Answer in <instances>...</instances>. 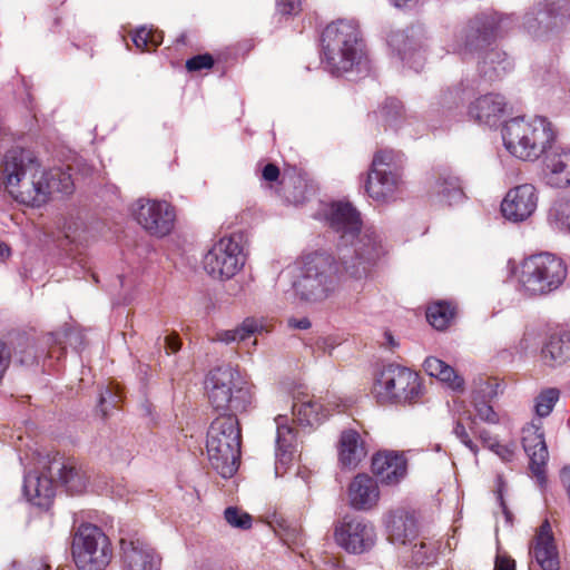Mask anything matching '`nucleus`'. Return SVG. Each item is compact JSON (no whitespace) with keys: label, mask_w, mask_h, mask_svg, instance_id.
<instances>
[{"label":"nucleus","mask_w":570,"mask_h":570,"mask_svg":"<svg viewBox=\"0 0 570 570\" xmlns=\"http://www.w3.org/2000/svg\"><path fill=\"white\" fill-rule=\"evenodd\" d=\"M538 191L532 184H521L511 188L501 203L502 215L511 222H523L537 209Z\"/></svg>","instance_id":"19"},{"label":"nucleus","mask_w":570,"mask_h":570,"mask_svg":"<svg viewBox=\"0 0 570 570\" xmlns=\"http://www.w3.org/2000/svg\"><path fill=\"white\" fill-rule=\"evenodd\" d=\"M104 402H105V397L101 395V396H100V405H102V404H104Z\"/></svg>","instance_id":"60"},{"label":"nucleus","mask_w":570,"mask_h":570,"mask_svg":"<svg viewBox=\"0 0 570 570\" xmlns=\"http://www.w3.org/2000/svg\"><path fill=\"white\" fill-rule=\"evenodd\" d=\"M530 553L533 554L535 561L542 570H559V554L554 543L551 525L544 520L530 544Z\"/></svg>","instance_id":"22"},{"label":"nucleus","mask_w":570,"mask_h":570,"mask_svg":"<svg viewBox=\"0 0 570 570\" xmlns=\"http://www.w3.org/2000/svg\"><path fill=\"white\" fill-rule=\"evenodd\" d=\"M281 171L275 164H267L262 170V177L268 183H275L279 179Z\"/></svg>","instance_id":"51"},{"label":"nucleus","mask_w":570,"mask_h":570,"mask_svg":"<svg viewBox=\"0 0 570 570\" xmlns=\"http://www.w3.org/2000/svg\"><path fill=\"white\" fill-rule=\"evenodd\" d=\"M508 17L487 11L470 18L455 33L453 50L463 59L476 58L478 72L493 82L512 71L513 62L497 41L503 37Z\"/></svg>","instance_id":"1"},{"label":"nucleus","mask_w":570,"mask_h":570,"mask_svg":"<svg viewBox=\"0 0 570 570\" xmlns=\"http://www.w3.org/2000/svg\"><path fill=\"white\" fill-rule=\"evenodd\" d=\"M546 183L556 188L570 186V148L550 147L543 160Z\"/></svg>","instance_id":"21"},{"label":"nucleus","mask_w":570,"mask_h":570,"mask_svg":"<svg viewBox=\"0 0 570 570\" xmlns=\"http://www.w3.org/2000/svg\"><path fill=\"white\" fill-rule=\"evenodd\" d=\"M367 455L361 434L353 429L344 430L338 442V461L345 468H356Z\"/></svg>","instance_id":"28"},{"label":"nucleus","mask_w":570,"mask_h":570,"mask_svg":"<svg viewBox=\"0 0 570 570\" xmlns=\"http://www.w3.org/2000/svg\"><path fill=\"white\" fill-rule=\"evenodd\" d=\"M395 7H404V6H407L409 3L411 2H415L416 0H391Z\"/></svg>","instance_id":"56"},{"label":"nucleus","mask_w":570,"mask_h":570,"mask_svg":"<svg viewBox=\"0 0 570 570\" xmlns=\"http://www.w3.org/2000/svg\"><path fill=\"white\" fill-rule=\"evenodd\" d=\"M560 397V392L556 387H549L539 393V395L535 397L534 402V410L539 417H546L548 416L556 403L558 402Z\"/></svg>","instance_id":"40"},{"label":"nucleus","mask_w":570,"mask_h":570,"mask_svg":"<svg viewBox=\"0 0 570 570\" xmlns=\"http://www.w3.org/2000/svg\"><path fill=\"white\" fill-rule=\"evenodd\" d=\"M263 328L258 320L247 317L236 328L217 333V340L225 343L244 342L256 333H261Z\"/></svg>","instance_id":"35"},{"label":"nucleus","mask_w":570,"mask_h":570,"mask_svg":"<svg viewBox=\"0 0 570 570\" xmlns=\"http://www.w3.org/2000/svg\"><path fill=\"white\" fill-rule=\"evenodd\" d=\"M121 570H160L161 558L139 531L119 540Z\"/></svg>","instance_id":"15"},{"label":"nucleus","mask_w":570,"mask_h":570,"mask_svg":"<svg viewBox=\"0 0 570 570\" xmlns=\"http://www.w3.org/2000/svg\"><path fill=\"white\" fill-rule=\"evenodd\" d=\"M417 535V524L409 513L396 515L389 524V537L393 543L406 544Z\"/></svg>","instance_id":"32"},{"label":"nucleus","mask_w":570,"mask_h":570,"mask_svg":"<svg viewBox=\"0 0 570 570\" xmlns=\"http://www.w3.org/2000/svg\"><path fill=\"white\" fill-rule=\"evenodd\" d=\"M275 422L277 425L275 474L282 476L286 473L294 460L296 452V431L293 426L287 424L286 416L278 415Z\"/></svg>","instance_id":"24"},{"label":"nucleus","mask_w":570,"mask_h":570,"mask_svg":"<svg viewBox=\"0 0 570 570\" xmlns=\"http://www.w3.org/2000/svg\"><path fill=\"white\" fill-rule=\"evenodd\" d=\"M493 570H515V561L507 554H498Z\"/></svg>","instance_id":"50"},{"label":"nucleus","mask_w":570,"mask_h":570,"mask_svg":"<svg viewBox=\"0 0 570 570\" xmlns=\"http://www.w3.org/2000/svg\"><path fill=\"white\" fill-rule=\"evenodd\" d=\"M522 446L529 456V469L542 487L547 482L546 466L549 458L542 423L531 422L522 429Z\"/></svg>","instance_id":"18"},{"label":"nucleus","mask_w":570,"mask_h":570,"mask_svg":"<svg viewBox=\"0 0 570 570\" xmlns=\"http://www.w3.org/2000/svg\"><path fill=\"white\" fill-rule=\"evenodd\" d=\"M333 537L338 547L354 554L368 551L376 541L375 528L371 522L350 515L335 523Z\"/></svg>","instance_id":"13"},{"label":"nucleus","mask_w":570,"mask_h":570,"mask_svg":"<svg viewBox=\"0 0 570 570\" xmlns=\"http://www.w3.org/2000/svg\"><path fill=\"white\" fill-rule=\"evenodd\" d=\"M45 472L40 475L29 474L24 480V494L27 499L39 508H49L55 497V476L48 472L47 464Z\"/></svg>","instance_id":"26"},{"label":"nucleus","mask_w":570,"mask_h":570,"mask_svg":"<svg viewBox=\"0 0 570 570\" xmlns=\"http://www.w3.org/2000/svg\"><path fill=\"white\" fill-rule=\"evenodd\" d=\"M568 275L562 258L551 253H540L524 258L518 275L519 284L529 296H541L558 289Z\"/></svg>","instance_id":"9"},{"label":"nucleus","mask_w":570,"mask_h":570,"mask_svg":"<svg viewBox=\"0 0 570 570\" xmlns=\"http://www.w3.org/2000/svg\"><path fill=\"white\" fill-rule=\"evenodd\" d=\"M322 46L327 68L333 75L353 70L364 55V43L356 21L338 19L326 26Z\"/></svg>","instance_id":"5"},{"label":"nucleus","mask_w":570,"mask_h":570,"mask_svg":"<svg viewBox=\"0 0 570 570\" xmlns=\"http://www.w3.org/2000/svg\"><path fill=\"white\" fill-rule=\"evenodd\" d=\"M18 362L23 366H30L37 363L38 355L33 345H28L24 350L17 352Z\"/></svg>","instance_id":"46"},{"label":"nucleus","mask_w":570,"mask_h":570,"mask_svg":"<svg viewBox=\"0 0 570 570\" xmlns=\"http://www.w3.org/2000/svg\"><path fill=\"white\" fill-rule=\"evenodd\" d=\"M406 471L407 460L403 453L381 451L372 459V472L382 483L396 484Z\"/></svg>","instance_id":"23"},{"label":"nucleus","mask_w":570,"mask_h":570,"mask_svg":"<svg viewBox=\"0 0 570 570\" xmlns=\"http://www.w3.org/2000/svg\"><path fill=\"white\" fill-rule=\"evenodd\" d=\"M276 8L282 14H295L301 9V0H276Z\"/></svg>","instance_id":"48"},{"label":"nucleus","mask_w":570,"mask_h":570,"mask_svg":"<svg viewBox=\"0 0 570 570\" xmlns=\"http://www.w3.org/2000/svg\"><path fill=\"white\" fill-rule=\"evenodd\" d=\"M214 58L210 53L197 55L186 61V69L189 72H196L204 69H210L214 66Z\"/></svg>","instance_id":"44"},{"label":"nucleus","mask_w":570,"mask_h":570,"mask_svg":"<svg viewBox=\"0 0 570 570\" xmlns=\"http://www.w3.org/2000/svg\"><path fill=\"white\" fill-rule=\"evenodd\" d=\"M456 305L448 301L430 304L426 309V320L438 331L446 330L455 320Z\"/></svg>","instance_id":"34"},{"label":"nucleus","mask_w":570,"mask_h":570,"mask_svg":"<svg viewBox=\"0 0 570 570\" xmlns=\"http://www.w3.org/2000/svg\"><path fill=\"white\" fill-rule=\"evenodd\" d=\"M420 548H421V549L425 548V543H424V542H421V543H420Z\"/></svg>","instance_id":"61"},{"label":"nucleus","mask_w":570,"mask_h":570,"mask_svg":"<svg viewBox=\"0 0 570 570\" xmlns=\"http://www.w3.org/2000/svg\"><path fill=\"white\" fill-rule=\"evenodd\" d=\"M293 414L295 421L304 426H314L326 417L323 405L313 399L295 402L293 404Z\"/></svg>","instance_id":"33"},{"label":"nucleus","mask_w":570,"mask_h":570,"mask_svg":"<svg viewBox=\"0 0 570 570\" xmlns=\"http://www.w3.org/2000/svg\"><path fill=\"white\" fill-rule=\"evenodd\" d=\"M340 271L334 258L326 253H312L304 257L299 278L294 284L295 292L306 302H322L336 288Z\"/></svg>","instance_id":"8"},{"label":"nucleus","mask_w":570,"mask_h":570,"mask_svg":"<svg viewBox=\"0 0 570 570\" xmlns=\"http://www.w3.org/2000/svg\"><path fill=\"white\" fill-rule=\"evenodd\" d=\"M351 505L356 510H368L380 499L377 482L367 474H357L348 487Z\"/></svg>","instance_id":"27"},{"label":"nucleus","mask_w":570,"mask_h":570,"mask_svg":"<svg viewBox=\"0 0 570 570\" xmlns=\"http://www.w3.org/2000/svg\"><path fill=\"white\" fill-rule=\"evenodd\" d=\"M481 393L483 395L487 394L485 390H483V389H480L479 391H474L473 403H474V407L476 411V415L480 417V420H482L484 422L495 423L498 421V415L488 402H485L483 400H481V401L479 400ZM492 393H494V392L491 389V391L488 394H492Z\"/></svg>","instance_id":"42"},{"label":"nucleus","mask_w":570,"mask_h":570,"mask_svg":"<svg viewBox=\"0 0 570 570\" xmlns=\"http://www.w3.org/2000/svg\"><path fill=\"white\" fill-rule=\"evenodd\" d=\"M372 394L381 405H412L421 402L424 384L421 376L409 367L389 364L376 375Z\"/></svg>","instance_id":"7"},{"label":"nucleus","mask_w":570,"mask_h":570,"mask_svg":"<svg viewBox=\"0 0 570 570\" xmlns=\"http://www.w3.org/2000/svg\"><path fill=\"white\" fill-rule=\"evenodd\" d=\"M384 336H385L386 343L390 347H394L396 345L394 337L392 336V334L390 332H385Z\"/></svg>","instance_id":"57"},{"label":"nucleus","mask_w":570,"mask_h":570,"mask_svg":"<svg viewBox=\"0 0 570 570\" xmlns=\"http://www.w3.org/2000/svg\"><path fill=\"white\" fill-rule=\"evenodd\" d=\"M0 180L14 200L30 206L47 203L53 191L70 194L73 190L69 174L47 171L36 159L26 157L18 149L4 155L0 165Z\"/></svg>","instance_id":"2"},{"label":"nucleus","mask_w":570,"mask_h":570,"mask_svg":"<svg viewBox=\"0 0 570 570\" xmlns=\"http://www.w3.org/2000/svg\"><path fill=\"white\" fill-rule=\"evenodd\" d=\"M242 429L237 415L223 413L213 420L207 431L206 450L210 465L223 478L238 470Z\"/></svg>","instance_id":"6"},{"label":"nucleus","mask_w":570,"mask_h":570,"mask_svg":"<svg viewBox=\"0 0 570 570\" xmlns=\"http://www.w3.org/2000/svg\"><path fill=\"white\" fill-rule=\"evenodd\" d=\"M541 357L549 366H559L570 361V332L562 331L549 336L541 348Z\"/></svg>","instance_id":"30"},{"label":"nucleus","mask_w":570,"mask_h":570,"mask_svg":"<svg viewBox=\"0 0 570 570\" xmlns=\"http://www.w3.org/2000/svg\"><path fill=\"white\" fill-rule=\"evenodd\" d=\"M279 185L288 202L299 204L304 200L306 184L301 177L289 176L287 173H284Z\"/></svg>","instance_id":"38"},{"label":"nucleus","mask_w":570,"mask_h":570,"mask_svg":"<svg viewBox=\"0 0 570 570\" xmlns=\"http://www.w3.org/2000/svg\"><path fill=\"white\" fill-rule=\"evenodd\" d=\"M423 367L428 375L448 384V386L453 391L461 392L464 390V379L444 361L434 356H429L425 358Z\"/></svg>","instance_id":"31"},{"label":"nucleus","mask_w":570,"mask_h":570,"mask_svg":"<svg viewBox=\"0 0 570 570\" xmlns=\"http://www.w3.org/2000/svg\"><path fill=\"white\" fill-rule=\"evenodd\" d=\"M453 432L468 449H470L473 453L478 452V446L470 439L465 426L460 421L456 422Z\"/></svg>","instance_id":"47"},{"label":"nucleus","mask_w":570,"mask_h":570,"mask_svg":"<svg viewBox=\"0 0 570 570\" xmlns=\"http://www.w3.org/2000/svg\"><path fill=\"white\" fill-rule=\"evenodd\" d=\"M132 42L140 51H155L163 42V35L157 30L141 27L134 32Z\"/></svg>","instance_id":"39"},{"label":"nucleus","mask_w":570,"mask_h":570,"mask_svg":"<svg viewBox=\"0 0 570 570\" xmlns=\"http://www.w3.org/2000/svg\"><path fill=\"white\" fill-rule=\"evenodd\" d=\"M165 345L171 353H176L180 350L181 342L177 334H170L165 337Z\"/></svg>","instance_id":"52"},{"label":"nucleus","mask_w":570,"mask_h":570,"mask_svg":"<svg viewBox=\"0 0 570 570\" xmlns=\"http://www.w3.org/2000/svg\"><path fill=\"white\" fill-rule=\"evenodd\" d=\"M203 265L214 278L233 277L244 265L239 242L234 236L220 238L204 256Z\"/></svg>","instance_id":"14"},{"label":"nucleus","mask_w":570,"mask_h":570,"mask_svg":"<svg viewBox=\"0 0 570 570\" xmlns=\"http://www.w3.org/2000/svg\"><path fill=\"white\" fill-rule=\"evenodd\" d=\"M400 154L393 149L375 151L366 174L364 190L374 202L386 204L395 199L402 185Z\"/></svg>","instance_id":"12"},{"label":"nucleus","mask_w":570,"mask_h":570,"mask_svg":"<svg viewBox=\"0 0 570 570\" xmlns=\"http://www.w3.org/2000/svg\"><path fill=\"white\" fill-rule=\"evenodd\" d=\"M288 326L292 328L307 330L311 327V322L307 317H303L301 320L289 318Z\"/></svg>","instance_id":"53"},{"label":"nucleus","mask_w":570,"mask_h":570,"mask_svg":"<svg viewBox=\"0 0 570 570\" xmlns=\"http://www.w3.org/2000/svg\"><path fill=\"white\" fill-rule=\"evenodd\" d=\"M375 116L385 127L397 129L403 121L402 102L396 98H387L375 111Z\"/></svg>","instance_id":"36"},{"label":"nucleus","mask_w":570,"mask_h":570,"mask_svg":"<svg viewBox=\"0 0 570 570\" xmlns=\"http://www.w3.org/2000/svg\"><path fill=\"white\" fill-rule=\"evenodd\" d=\"M558 206H559V208L557 210L560 212L561 214L564 213V207H568L567 204H562V203H560Z\"/></svg>","instance_id":"59"},{"label":"nucleus","mask_w":570,"mask_h":570,"mask_svg":"<svg viewBox=\"0 0 570 570\" xmlns=\"http://www.w3.org/2000/svg\"><path fill=\"white\" fill-rule=\"evenodd\" d=\"M479 438L480 440L482 441L483 445L491 449V444L490 443H495V439L493 436L490 435L489 432L487 431H481L479 433Z\"/></svg>","instance_id":"54"},{"label":"nucleus","mask_w":570,"mask_h":570,"mask_svg":"<svg viewBox=\"0 0 570 570\" xmlns=\"http://www.w3.org/2000/svg\"><path fill=\"white\" fill-rule=\"evenodd\" d=\"M208 401L215 411L244 412L252 403V392L232 366L212 370L206 380Z\"/></svg>","instance_id":"10"},{"label":"nucleus","mask_w":570,"mask_h":570,"mask_svg":"<svg viewBox=\"0 0 570 570\" xmlns=\"http://www.w3.org/2000/svg\"><path fill=\"white\" fill-rule=\"evenodd\" d=\"M224 517L227 523L234 528L247 530L252 527V517L246 512H242L236 507H228L224 512Z\"/></svg>","instance_id":"43"},{"label":"nucleus","mask_w":570,"mask_h":570,"mask_svg":"<svg viewBox=\"0 0 570 570\" xmlns=\"http://www.w3.org/2000/svg\"><path fill=\"white\" fill-rule=\"evenodd\" d=\"M502 139L505 149L512 156L525 161H535L550 149L556 132L552 124L544 117H517L504 124Z\"/></svg>","instance_id":"4"},{"label":"nucleus","mask_w":570,"mask_h":570,"mask_svg":"<svg viewBox=\"0 0 570 570\" xmlns=\"http://www.w3.org/2000/svg\"><path fill=\"white\" fill-rule=\"evenodd\" d=\"M505 98L499 94H488L476 98L469 106V116L479 124L495 125L507 111Z\"/></svg>","instance_id":"25"},{"label":"nucleus","mask_w":570,"mask_h":570,"mask_svg":"<svg viewBox=\"0 0 570 570\" xmlns=\"http://www.w3.org/2000/svg\"><path fill=\"white\" fill-rule=\"evenodd\" d=\"M433 191L441 203L449 206L461 203L465 197L460 178L449 168L438 170Z\"/></svg>","instance_id":"29"},{"label":"nucleus","mask_w":570,"mask_h":570,"mask_svg":"<svg viewBox=\"0 0 570 570\" xmlns=\"http://www.w3.org/2000/svg\"><path fill=\"white\" fill-rule=\"evenodd\" d=\"M11 363V351L7 344L0 340V381L3 379Z\"/></svg>","instance_id":"49"},{"label":"nucleus","mask_w":570,"mask_h":570,"mask_svg":"<svg viewBox=\"0 0 570 570\" xmlns=\"http://www.w3.org/2000/svg\"><path fill=\"white\" fill-rule=\"evenodd\" d=\"M389 45L397 52L402 61L410 62L411 58L419 53L417 45L404 31L392 32L387 38Z\"/></svg>","instance_id":"37"},{"label":"nucleus","mask_w":570,"mask_h":570,"mask_svg":"<svg viewBox=\"0 0 570 570\" xmlns=\"http://www.w3.org/2000/svg\"><path fill=\"white\" fill-rule=\"evenodd\" d=\"M47 469L49 474L60 481L71 494H79L85 491L87 479L72 458H65L56 452L48 456Z\"/></svg>","instance_id":"20"},{"label":"nucleus","mask_w":570,"mask_h":570,"mask_svg":"<svg viewBox=\"0 0 570 570\" xmlns=\"http://www.w3.org/2000/svg\"><path fill=\"white\" fill-rule=\"evenodd\" d=\"M70 551L78 570H105L114 554L108 535L88 522L73 530Z\"/></svg>","instance_id":"11"},{"label":"nucleus","mask_w":570,"mask_h":570,"mask_svg":"<svg viewBox=\"0 0 570 570\" xmlns=\"http://www.w3.org/2000/svg\"><path fill=\"white\" fill-rule=\"evenodd\" d=\"M491 444V451H493L502 461L504 462H511L517 452V443L510 442L508 444H501L500 442L495 441V443Z\"/></svg>","instance_id":"45"},{"label":"nucleus","mask_w":570,"mask_h":570,"mask_svg":"<svg viewBox=\"0 0 570 570\" xmlns=\"http://www.w3.org/2000/svg\"><path fill=\"white\" fill-rule=\"evenodd\" d=\"M9 255V248L6 244L0 243V259H3Z\"/></svg>","instance_id":"55"},{"label":"nucleus","mask_w":570,"mask_h":570,"mask_svg":"<svg viewBox=\"0 0 570 570\" xmlns=\"http://www.w3.org/2000/svg\"><path fill=\"white\" fill-rule=\"evenodd\" d=\"M455 91H456V97H458V101H455V104H458L463 100V98H462L463 90L456 89Z\"/></svg>","instance_id":"58"},{"label":"nucleus","mask_w":570,"mask_h":570,"mask_svg":"<svg viewBox=\"0 0 570 570\" xmlns=\"http://www.w3.org/2000/svg\"><path fill=\"white\" fill-rule=\"evenodd\" d=\"M137 223L150 235L164 237L174 228L175 208L167 202L139 199L135 209Z\"/></svg>","instance_id":"16"},{"label":"nucleus","mask_w":570,"mask_h":570,"mask_svg":"<svg viewBox=\"0 0 570 570\" xmlns=\"http://www.w3.org/2000/svg\"><path fill=\"white\" fill-rule=\"evenodd\" d=\"M66 333L56 332L47 334L43 340L48 347L47 356L49 358H56L59 361L66 354V347L63 346V338Z\"/></svg>","instance_id":"41"},{"label":"nucleus","mask_w":570,"mask_h":570,"mask_svg":"<svg viewBox=\"0 0 570 570\" xmlns=\"http://www.w3.org/2000/svg\"><path fill=\"white\" fill-rule=\"evenodd\" d=\"M326 219L331 229L340 235L341 246H353V250L346 248L342 252L341 266L344 272L354 279L366 277L381 254L377 238L367 234L360 237L361 216L350 203H333Z\"/></svg>","instance_id":"3"},{"label":"nucleus","mask_w":570,"mask_h":570,"mask_svg":"<svg viewBox=\"0 0 570 570\" xmlns=\"http://www.w3.org/2000/svg\"><path fill=\"white\" fill-rule=\"evenodd\" d=\"M570 0H543L524 16V26L538 35L562 27L570 17Z\"/></svg>","instance_id":"17"}]
</instances>
